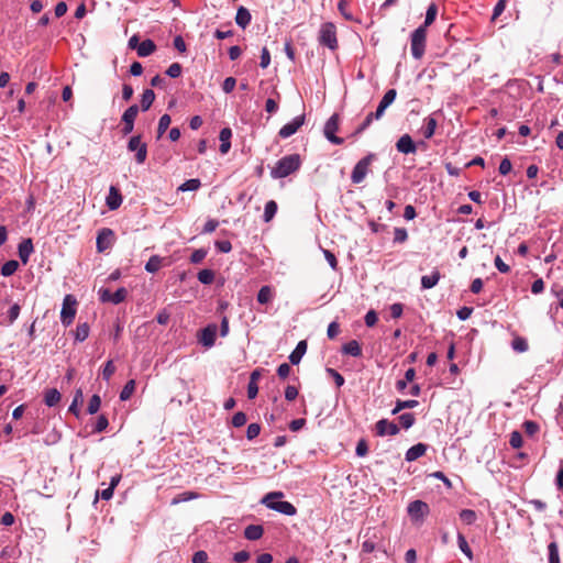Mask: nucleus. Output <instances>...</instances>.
Here are the masks:
<instances>
[{"mask_svg": "<svg viewBox=\"0 0 563 563\" xmlns=\"http://www.w3.org/2000/svg\"><path fill=\"white\" fill-rule=\"evenodd\" d=\"M427 29L426 25H420L416 29L410 38L411 54L416 59H420L426 51Z\"/></svg>", "mask_w": 563, "mask_h": 563, "instance_id": "nucleus-4", "label": "nucleus"}, {"mask_svg": "<svg viewBox=\"0 0 563 563\" xmlns=\"http://www.w3.org/2000/svg\"><path fill=\"white\" fill-rule=\"evenodd\" d=\"M219 225V221L216 220V219H210L206 222L203 229H202V233L203 234H209V233H212Z\"/></svg>", "mask_w": 563, "mask_h": 563, "instance_id": "nucleus-64", "label": "nucleus"}, {"mask_svg": "<svg viewBox=\"0 0 563 563\" xmlns=\"http://www.w3.org/2000/svg\"><path fill=\"white\" fill-rule=\"evenodd\" d=\"M156 49V45L152 40H144L137 46V55L140 57H146L153 54Z\"/></svg>", "mask_w": 563, "mask_h": 563, "instance_id": "nucleus-26", "label": "nucleus"}, {"mask_svg": "<svg viewBox=\"0 0 563 563\" xmlns=\"http://www.w3.org/2000/svg\"><path fill=\"white\" fill-rule=\"evenodd\" d=\"M408 514L415 520L422 519L429 514V506L422 500H413L408 505Z\"/></svg>", "mask_w": 563, "mask_h": 563, "instance_id": "nucleus-13", "label": "nucleus"}, {"mask_svg": "<svg viewBox=\"0 0 563 563\" xmlns=\"http://www.w3.org/2000/svg\"><path fill=\"white\" fill-rule=\"evenodd\" d=\"M206 256H207V251L206 250H203V249L195 250L191 253L190 262L192 264H199V263H201L205 260Z\"/></svg>", "mask_w": 563, "mask_h": 563, "instance_id": "nucleus-52", "label": "nucleus"}, {"mask_svg": "<svg viewBox=\"0 0 563 563\" xmlns=\"http://www.w3.org/2000/svg\"><path fill=\"white\" fill-rule=\"evenodd\" d=\"M306 351H307V342L306 341L298 342L297 346L289 355L290 363L294 365L299 364V362L301 361Z\"/></svg>", "mask_w": 563, "mask_h": 563, "instance_id": "nucleus-22", "label": "nucleus"}, {"mask_svg": "<svg viewBox=\"0 0 563 563\" xmlns=\"http://www.w3.org/2000/svg\"><path fill=\"white\" fill-rule=\"evenodd\" d=\"M198 280L201 284L210 285L214 280V272L212 269H202L198 273Z\"/></svg>", "mask_w": 563, "mask_h": 563, "instance_id": "nucleus-39", "label": "nucleus"}, {"mask_svg": "<svg viewBox=\"0 0 563 563\" xmlns=\"http://www.w3.org/2000/svg\"><path fill=\"white\" fill-rule=\"evenodd\" d=\"M438 122L433 117H428L424 119V128H423V136L426 139H431L434 135Z\"/></svg>", "mask_w": 563, "mask_h": 563, "instance_id": "nucleus-29", "label": "nucleus"}, {"mask_svg": "<svg viewBox=\"0 0 563 563\" xmlns=\"http://www.w3.org/2000/svg\"><path fill=\"white\" fill-rule=\"evenodd\" d=\"M100 405H101L100 397L98 395H93L90 398L89 404H88V408H87L88 413L93 415V413L98 412V410L100 409Z\"/></svg>", "mask_w": 563, "mask_h": 563, "instance_id": "nucleus-48", "label": "nucleus"}, {"mask_svg": "<svg viewBox=\"0 0 563 563\" xmlns=\"http://www.w3.org/2000/svg\"><path fill=\"white\" fill-rule=\"evenodd\" d=\"M373 120H376L375 112H371L365 118L364 122L356 129L355 133H362L364 130H366L373 122Z\"/></svg>", "mask_w": 563, "mask_h": 563, "instance_id": "nucleus-58", "label": "nucleus"}, {"mask_svg": "<svg viewBox=\"0 0 563 563\" xmlns=\"http://www.w3.org/2000/svg\"><path fill=\"white\" fill-rule=\"evenodd\" d=\"M512 349L518 353H523L528 350V342L522 336H516L511 342Z\"/></svg>", "mask_w": 563, "mask_h": 563, "instance_id": "nucleus-45", "label": "nucleus"}, {"mask_svg": "<svg viewBox=\"0 0 563 563\" xmlns=\"http://www.w3.org/2000/svg\"><path fill=\"white\" fill-rule=\"evenodd\" d=\"M397 97L396 89H389L385 92L384 97L382 98L376 111V120H379L383 118L385 110L395 101Z\"/></svg>", "mask_w": 563, "mask_h": 563, "instance_id": "nucleus-15", "label": "nucleus"}, {"mask_svg": "<svg viewBox=\"0 0 563 563\" xmlns=\"http://www.w3.org/2000/svg\"><path fill=\"white\" fill-rule=\"evenodd\" d=\"M277 212V203L274 200H269L265 205L264 221L269 222Z\"/></svg>", "mask_w": 563, "mask_h": 563, "instance_id": "nucleus-36", "label": "nucleus"}, {"mask_svg": "<svg viewBox=\"0 0 563 563\" xmlns=\"http://www.w3.org/2000/svg\"><path fill=\"white\" fill-rule=\"evenodd\" d=\"M155 100V92L152 89H145L141 99V108L147 111Z\"/></svg>", "mask_w": 563, "mask_h": 563, "instance_id": "nucleus-30", "label": "nucleus"}, {"mask_svg": "<svg viewBox=\"0 0 563 563\" xmlns=\"http://www.w3.org/2000/svg\"><path fill=\"white\" fill-rule=\"evenodd\" d=\"M260 432H261V426L258 423H251V424H249L247 430H246V438L249 440H253L256 437H258Z\"/></svg>", "mask_w": 563, "mask_h": 563, "instance_id": "nucleus-55", "label": "nucleus"}, {"mask_svg": "<svg viewBox=\"0 0 563 563\" xmlns=\"http://www.w3.org/2000/svg\"><path fill=\"white\" fill-rule=\"evenodd\" d=\"M109 424L108 418L104 415H101L97 419V423L95 426V432H102L107 429Z\"/></svg>", "mask_w": 563, "mask_h": 563, "instance_id": "nucleus-60", "label": "nucleus"}, {"mask_svg": "<svg viewBox=\"0 0 563 563\" xmlns=\"http://www.w3.org/2000/svg\"><path fill=\"white\" fill-rule=\"evenodd\" d=\"M398 432L399 427L387 419H380L376 422V434L379 437L396 435Z\"/></svg>", "mask_w": 563, "mask_h": 563, "instance_id": "nucleus-16", "label": "nucleus"}, {"mask_svg": "<svg viewBox=\"0 0 563 563\" xmlns=\"http://www.w3.org/2000/svg\"><path fill=\"white\" fill-rule=\"evenodd\" d=\"M139 107L136 104L130 106L124 113L122 114L123 129L122 132L124 135L130 134L134 129V120L137 117Z\"/></svg>", "mask_w": 563, "mask_h": 563, "instance_id": "nucleus-11", "label": "nucleus"}, {"mask_svg": "<svg viewBox=\"0 0 563 563\" xmlns=\"http://www.w3.org/2000/svg\"><path fill=\"white\" fill-rule=\"evenodd\" d=\"M114 233L111 229L103 228L99 231L97 236V250L98 252H104L112 245Z\"/></svg>", "mask_w": 563, "mask_h": 563, "instance_id": "nucleus-14", "label": "nucleus"}, {"mask_svg": "<svg viewBox=\"0 0 563 563\" xmlns=\"http://www.w3.org/2000/svg\"><path fill=\"white\" fill-rule=\"evenodd\" d=\"M339 114H332L324 125V136L333 144H342L343 139L335 135V132L339 130Z\"/></svg>", "mask_w": 563, "mask_h": 563, "instance_id": "nucleus-8", "label": "nucleus"}, {"mask_svg": "<svg viewBox=\"0 0 563 563\" xmlns=\"http://www.w3.org/2000/svg\"><path fill=\"white\" fill-rule=\"evenodd\" d=\"M376 159V154L369 153L360 159L351 174V181L355 185L361 184L371 170L372 163Z\"/></svg>", "mask_w": 563, "mask_h": 563, "instance_id": "nucleus-3", "label": "nucleus"}, {"mask_svg": "<svg viewBox=\"0 0 563 563\" xmlns=\"http://www.w3.org/2000/svg\"><path fill=\"white\" fill-rule=\"evenodd\" d=\"M301 166V157L299 154H290L282 157L271 169L273 178H285L297 172Z\"/></svg>", "mask_w": 563, "mask_h": 563, "instance_id": "nucleus-1", "label": "nucleus"}, {"mask_svg": "<svg viewBox=\"0 0 563 563\" xmlns=\"http://www.w3.org/2000/svg\"><path fill=\"white\" fill-rule=\"evenodd\" d=\"M76 298L73 295H66L60 311V320L64 325L67 327L73 323L76 316Z\"/></svg>", "mask_w": 563, "mask_h": 563, "instance_id": "nucleus-6", "label": "nucleus"}, {"mask_svg": "<svg viewBox=\"0 0 563 563\" xmlns=\"http://www.w3.org/2000/svg\"><path fill=\"white\" fill-rule=\"evenodd\" d=\"M235 22L242 29H245L251 22V13L245 7H240L236 11Z\"/></svg>", "mask_w": 563, "mask_h": 563, "instance_id": "nucleus-23", "label": "nucleus"}, {"mask_svg": "<svg viewBox=\"0 0 563 563\" xmlns=\"http://www.w3.org/2000/svg\"><path fill=\"white\" fill-rule=\"evenodd\" d=\"M128 150L135 152V161L137 164H143L147 157V145L142 142L141 135L132 136L128 142Z\"/></svg>", "mask_w": 563, "mask_h": 563, "instance_id": "nucleus-7", "label": "nucleus"}, {"mask_svg": "<svg viewBox=\"0 0 563 563\" xmlns=\"http://www.w3.org/2000/svg\"><path fill=\"white\" fill-rule=\"evenodd\" d=\"M327 373L333 377L336 387L344 385V377L339 372L333 368H327Z\"/></svg>", "mask_w": 563, "mask_h": 563, "instance_id": "nucleus-61", "label": "nucleus"}, {"mask_svg": "<svg viewBox=\"0 0 563 563\" xmlns=\"http://www.w3.org/2000/svg\"><path fill=\"white\" fill-rule=\"evenodd\" d=\"M437 14H438V7L435 3H431L427 9L426 20L423 23V25H426V29L434 22Z\"/></svg>", "mask_w": 563, "mask_h": 563, "instance_id": "nucleus-42", "label": "nucleus"}, {"mask_svg": "<svg viewBox=\"0 0 563 563\" xmlns=\"http://www.w3.org/2000/svg\"><path fill=\"white\" fill-rule=\"evenodd\" d=\"M200 186H201L200 180L198 178H192V179H188L184 184H181L179 186L178 190L195 191V190L199 189Z\"/></svg>", "mask_w": 563, "mask_h": 563, "instance_id": "nucleus-41", "label": "nucleus"}, {"mask_svg": "<svg viewBox=\"0 0 563 563\" xmlns=\"http://www.w3.org/2000/svg\"><path fill=\"white\" fill-rule=\"evenodd\" d=\"M114 372H115V366L113 365V362L108 361L102 371L103 379L109 380L111 378V376L114 374Z\"/></svg>", "mask_w": 563, "mask_h": 563, "instance_id": "nucleus-57", "label": "nucleus"}, {"mask_svg": "<svg viewBox=\"0 0 563 563\" xmlns=\"http://www.w3.org/2000/svg\"><path fill=\"white\" fill-rule=\"evenodd\" d=\"M99 296L102 302H112L114 305H118L125 300L128 291L123 287L119 288L115 292H111L107 288H101L99 290Z\"/></svg>", "mask_w": 563, "mask_h": 563, "instance_id": "nucleus-9", "label": "nucleus"}, {"mask_svg": "<svg viewBox=\"0 0 563 563\" xmlns=\"http://www.w3.org/2000/svg\"><path fill=\"white\" fill-rule=\"evenodd\" d=\"M373 120H376L375 112H371L365 118L364 122L356 129L355 133H362L364 130H366L373 122Z\"/></svg>", "mask_w": 563, "mask_h": 563, "instance_id": "nucleus-59", "label": "nucleus"}, {"mask_svg": "<svg viewBox=\"0 0 563 563\" xmlns=\"http://www.w3.org/2000/svg\"><path fill=\"white\" fill-rule=\"evenodd\" d=\"M19 268V263L15 260H10L5 262L1 267V275L4 277H9L13 275Z\"/></svg>", "mask_w": 563, "mask_h": 563, "instance_id": "nucleus-33", "label": "nucleus"}, {"mask_svg": "<svg viewBox=\"0 0 563 563\" xmlns=\"http://www.w3.org/2000/svg\"><path fill=\"white\" fill-rule=\"evenodd\" d=\"M291 372V367L289 364L287 363H283L278 366L277 368V375L282 378V379H285L289 376Z\"/></svg>", "mask_w": 563, "mask_h": 563, "instance_id": "nucleus-63", "label": "nucleus"}, {"mask_svg": "<svg viewBox=\"0 0 563 563\" xmlns=\"http://www.w3.org/2000/svg\"><path fill=\"white\" fill-rule=\"evenodd\" d=\"M21 307L19 303H14L8 310V321L12 324L20 316Z\"/></svg>", "mask_w": 563, "mask_h": 563, "instance_id": "nucleus-51", "label": "nucleus"}, {"mask_svg": "<svg viewBox=\"0 0 563 563\" xmlns=\"http://www.w3.org/2000/svg\"><path fill=\"white\" fill-rule=\"evenodd\" d=\"M426 451H427V445L423 444V443H418L413 446H411L407 452H406V460L408 462H412V461H416L417 459L421 457L422 455L426 454Z\"/></svg>", "mask_w": 563, "mask_h": 563, "instance_id": "nucleus-21", "label": "nucleus"}, {"mask_svg": "<svg viewBox=\"0 0 563 563\" xmlns=\"http://www.w3.org/2000/svg\"><path fill=\"white\" fill-rule=\"evenodd\" d=\"M231 136H232V131L230 128H224L220 131V134H219V140L221 142L220 144V152L222 154H227L230 148H231Z\"/></svg>", "mask_w": 563, "mask_h": 563, "instance_id": "nucleus-20", "label": "nucleus"}, {"mask_svg": "<svg viewBox=\"0 0 563 563\" xmlns=\"http://www.w3.org/2000/svg\"><path fill=\"white\" fill-rule=\"evenodd\" d=\"M342 352L346 355L360 357L362 355V347L356 340H351L342 346Z\"/></svg>", "mask_w": 563, "mask_h": 563, "instance_id": "nucleus-24", "label": "nucleus"}, {"mask_svg": "<svg viewBox=\"0 0 563 563\" xmlns=\"http://www.w3.org/2000/svg\"><path fill=\"white\" fill-rule=\"evenodd\" d=\"M62 395L56 388L47 389L44 394V402L48 407L56 406L60 401Z\"/></svg>", "mask_w": 563, "mask_h": 563, "instance_id": "nucleus-27", "label": "nucleus"}, {"mask_svg": "<svg viewBox=\"0 0 563 563\" xmlns=\"http://www.w3.org/2000/svg\"><path fill=\"white\" fill-rule=\"evenodd\" d=\"M418 404L419 402L417 400H413V399H410V400H400V399H398L397 402H396V407L393 409L391 413L396 415V413H398L402 409L415 408V407L418 406Z\"/></svg>", "mask_w": 563, "mask_h": 563, "instance_id": "nucleus-38", "label": "nucleus"}, {"mask_svg": "<svg viewBox=\"0 0 563 563\" xmlns=\"http://www.w3.org/2000/svg\"><path fill=\"white\" fill-rule=\"evenodd\" d=\"M284 494L282 492H272L265 495L262 503L265 504L269 509L278 511L287 516H294L297 514L296 507L289 501H274L276 498H282Z\"/></svg>", "mask_w": 563, "mask_h": 563, "instance_id": "nucleus-2", "label": "nucleus"}, {"mask_svg": "<svg viewBox=\"0 0 563 563\" xmlns=\"http://www.w3.org/2000/svg\"><path fill=\"white\" fill-rule=\"evenodd\" d=\"M509 444L514 449H520L522 446V435L519 431H512L509 439Z\"/></svg>", "mask_w": 563, "mask_h": 563, "instance_id": "nucleus-50", "label": "nucleus"}, {"mask_svg": "<svg viewBox=\"0 0 563 563\" xmlns=\"http://www.w3.org/2000/svg\"><path fill=\"white\" fill-rule=\"evenodd\" d=\"M247 421L246 415L242 411L236 412L232 418V426L235 428L243 427Z\"/></svg>", "mask_w": 563, "mask_h": 563, "instance_id": "nucleus-53", "label": "nucleus"}, {"mask_svg": "<svg viewBox=\"0 0 563 563\" xmlns=\"http://www.w3.org/2000/svg\"><path fill=\"white\" fill-rule=\"evenodd\" d=\"M122 203V196L120 194V190L111 186L109 189V195L106 199V205L110 210H117Z\"/></svg>", "mask_w": 563, "mask_h": 563, "instance_id": "nucleus-18", "label": "nucleus"}, {"mask_svg": "<svg viewBox=\"0 0 563 563\" xmlns=\"http://www.w3.org/2000/svg\"><path fill=\"white\" fill-rule=\"evenodd\" d=\"M134 390H135V380L134 379L128 380L120 393V399L122 401L130 399L131 396L133 395Z\"/></svg>", "mask_w": 563, "mask_h": 563, "instance_id": "nucleus-34", "label": "nucleus"}, {"mask_svg": "<svg viewBox=\"0 0 563 563\" xmlns=\"http://www.w3.org/2000/svg\"><path fill=\"white\" fill-rule=\"evenodd\" d=\"M318 41L331 51L338 48L336 27L332 22L321 24Z\"/></svg>", "mask_w": 563, "mask_h": 563, "instance_id": "nucleus-5", "label": "nucleus"}, {"mask_svg": "<svg viewBox=\"0 0 563 563\" xmlns=\"http://www.w3.org/2000/svg\"><path fill=\"white\" fill-rule=\"evenodd\" d=\"M415 421H416V418H415L413 413L406 412V413H402L399 416V422H400L401 427L405 429H409L410 427H412Z\"/></svg>", "mask_w": 563, "mask_h": 563, "instance_id": "nucleus-47", "label": "nucleus"}, {"mask_svg": "<svg viewBox=\"0 0 563 563\" xmlns=\"http://www.w3.org/2000/svg\"><path fill=\"white\" fill-rule=\"evenodd\" d=\"M218 327L214 323L208 324L203 328L198 335V342L205 347H211L214 345Z\"/></svg>", "mask_w": 563, "mask_h": 563, "instance_id": "nucleus-10", "label": "nucleus"}, {"mask_svg": "<svg viewBox=\"0 0 563 563\" xmlns=\"http://www.w3.org/2000/svg\"><path fill=\"white\" fill-rule=\"evenodd\" d=\"M273 299V290L269 286H263L257 292V301L262 305L269 302Z\"/></svg>", "mask_w": 563, "mask_h": 563, "instance_id": "nucleus-32", "label": "nucleus"}, {"mask_svg": "<svg viewBox=\"0 0 563 563\" xmlns=\"http://www.w3.org/2000/svg\"><path fill=\"white\" fill-rule=\"evenodd\" d=\"M183 67L179 63H173L166 70V74L172 78H177L181 75Z\"/></svg>", "mask_w": 563, "mask_h": 563, "instance_id": "nucleus-54", "label": "nucleus"}, {"mask_svg": "<svg viewBox=\"0 0 563 563\" xmlns=\"http://www.w3.org/2000/svg\"><path fill=\"white\" fill-rule=\"evenodd\" d=\"M460 518L465 525H473L477 519V515L472 509H463L460 512Z\"/></svg>", "mask_w": 563, "mask_h": 563, "instance_id": "nucleus-44", "label": "nucleus"}, {"mask_svg": "<svg viewBox=\"0 0 563 563\" xmlns=\"http://www.w3.org/2000/svg\"><path fill=\"white\" fill-rule=\"evenodd\" d=\"M408 239V233L405 228H395L394 230V242L404 243Z\"/></svg>", "mask_w": 563, "mask_h": 563, "instance_id": "nucleus-49", "label": "nucleus"}, {"mask_svg": "<svg viewBox=\"0 0 563 563\" xmlns=\"http://www.w3.org/2000/svg\"><path fill=\"white\" fill-rule=\"evenodd\" d=\"M89 335V325L88 323H79L76 328L75 338L77 341H85Z\"/></svg>", "mask_w": 563, "mask_h": 563, "instance_id": "nucleus-46", "label": "nucleus"}, {"mask_svg": "<svg viewBox=\"0 0 563 563\" xmlns=\"http://www.w3.org/2000/svg\"><path fill=\"white\" fill-rule=\"evenodd\" d=\"M172 122V119H170V115L169 114H163L161 118H159V121H158V126H157V139L162 137V135L166 132V130L168 129L169 124Z\"/></svg>", "mask_w": 563, "mask_h": 563, "instance_id": "nucleus-40", "label": "nucleus"}, {"mask_svg": "<svg viewBox=\"0 0 563 563\" xmlns=\"http://www.w3.org/2000/svg\"><path fill=\"white\" fill-rule=\"evenodd\" d=\"M162 267V258L157 255L150 257L145 265V269L148 273H156Z\"/></svg>", "mask_w": 563, "mask_h": 563, "instance_id": "nucleus-37", "label": "nucleus"}, {"mask_svg": "<svg viewBox=\"0 0 563 563\" xmlns=\"http://www.w3.org/2000/svg\"><path fill=\"white\" fill-rule=\"evenodd\" d=\"M396 148L402 154H413L417 151V146L409 134H404L399 137Z\"/></svg>", "mask_w": 563, "mask_h": 563, "instance_id": "nucleus-17", "label": "nucleus"}, {"mask_svg": "<svg viewBox=\"0 0 563 563\" xmlns=\"http://www.w3.org/2000/svg\"><path fill=\"white\" fill-rule=\"evenodd\" d=\"M33 251L34 246L31 239H25L19 244L18 254L23 264L29 262L30 255Z\"/></svg>", "mask_w": 563, "mask_h": 563, "instance_id": "nucleus-19", "label": "nucleus"}, {"mask_svg": "<svg viewBox=\"0 0 563 563\" xmlns=\"http://www.w3.org/2000/svg\"><path fill=\"white\" fill-rule=\"evenodd\" d=\"M263 533H264V529L260 525H250L244 530V537L247 540H252V541L261 539Z\"/></svg>", "mask_w": 563, "mask_h": 563, "instance_id": "nucleus-25", "label": "nucleus"}, {"mask_svg": "<svg viewBox=\"0 0 563 563\" xmlns=\"http://www.w3.org/2000/svg\"><path fill=\"white\" fill-rule=\"evenodd\" d=\"M440 272L438 269L433 271L431 275H424L421 277V286L424 289H430L434 287L440 280Z\"/></svg>", "mask_w": 563, "mask_h": 563, "instance_id": "nucleus-28", "label": "nucleus"}, {"mask_svg": "<svg viewBox=\"0 0 563 563\" xmlns=\"http://www.w3.org/2000/svg\"><path fill=\"white\" fill-rule=\"evenodd\" d=\"M457 543H459L460 550L466 555V558L470 561H473V559H474L473 551L470 548L464 534L461 532L457 533Z\"/></svg>", "mask_w": 563, "mask_h": 563, "instance_id": "nucleus-31", "label": "nucleus"}, {"mask_svg": "<svg viewBox=\"0 0 563 563\" xmlns=\"http://www.w3.org/2000/svg\"><path fill=\"white\" fill-rule=\"evenodd\" d=\"M512 168L511 162L508 157H504L499 164V173L501 175H507L510 173Z\"/></svg>", "mask_w": 563, "mask_h": 563, "instance_id": "nucleus-62", "label": "nucleus"}, {"mask_svg": "<svg viewBox=\"0 0 563 563\" xmlns=\"http://www.w3.org/2000/svg\"><path fill=\"white\" fill-rule=\"evenodd\" d=\"M523 430L529 435H534L539 431V426L534 421L528 420L523 422Z\"/></svg>", "mask_w": 563, "mask_h": 563, "instance_id": "nucleus-56", "label": "nucleus"}, {"mask_svg": "<svg viewBox=\"0 0 563 563\" xmlns=\"http://www.w3.org/2000/svg\"><path fill=\"white\" fill-rule=\"evenodd\" d=\"M549 563H560L559 545L555 541L548 545Z\"/></svg>", "mask_w": 563, "mask_h": 563, "instance_id": "nucleus-43", "label": "nucleus"}, {"mask_svg": "<svg viewBox=\"0 0 563 563\" xmlns=\"http://www.w3.org/2000/svg\"><path fill=\"white\" fill-rule=\"evenodd\" d=\"M84 395L82 390L79 388L76 390L73 402L70 404L68 411L74 413L76 417L79 416L78 405L82 402Z\"/></svg>", "mask_w": 563, "mask_h": 563, "instance_id": "nucleus-35", "label": "nucleus"}, {"mask_svg": "<svg viewBox=\"0 0 563 563\" xmlns=\"http://www.w3.org/2000/svg\"><path fill=\"white\" fill-rule=\"evenodd\" d=\"M305 123V114L296 117L291 122L280 128L278 135L282 139H287L294 135Z\"/></svg>", "mask_w": 563, "mask_h": 563, "instance_id": "nucleus-12", "label": "nucleus"}]
</instances>
